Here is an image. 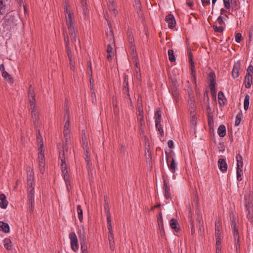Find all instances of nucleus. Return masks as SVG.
Returning a JSON list of instances; mask_svg holds the SVG:
<instances>
[{"instance_id":"f257e3e1","label":"nucleus","mask_w":253,"mask_h":253,"mask_svg":"<svg viewBox=\"0 0 253 253\" xmlns=\"http://www.w3.org/2000/svg\"><path fill=\"white\" fill-rule=\"evenodd\" d=\"M65 16L66 23L68 27V31L64 32V40L68 55L70 60L71 68H74L75 63L72 58L71 50L69 47V39L72 42L77 41V29L75 27V17L72 8L67 4L64 5Z\"/></svg>"},{"instance_id":"f03ea898","label":"nucleus","mask_w":253,"mask_h":253,"mask_svg":"<svg viewBox=\"0 0 253 253\" xmlns=\"http://www.w3.org/2000/svg\"><path fill=\"white\" fill-rule=\"evenodd\" d=\"M28 97L30 104L32 118L35 126L38 124V119L39 118V112L36 104L35 94L34 91V88L30 85L28 91Z\"/></svg>"},{"instance_id":"7ed1b4c3","label":"nucleus","mask_w":253,"mask_h":253,"mask_svg":"<svg viewBox=\"0 0 253 253\" xmlns=\"http://www.w3.org/2000/svg\"><path fill=\"white\" fill-rule=\"evenodd\" d=\"M16 17L12 13L7 14L4 18L2 25L7 30L14 29L17 25Z\"/></svg>"},{"instance_id":"20e7f679","label":"nucleus","mask_w":253,"mask_h":253,"mask_svg":"<svg viewBox=\"0 0 253 253\" xmlns=\"http://www.w3.org/2000/svg\"><path fill=\"white\" fill-rule=\"evenodd\" d=\"M59 158L61 161L60 165L62 174L64 177V179L65 181L67 188V189H68L69 185H70V184L69 179V175L68 174L67 167L65 163V160L64 157V154H61V152H59Z\"/></svg>"},{"instance_id":"39448f33","label":"nucleus","mask_w":253,"mask_h":253,"mask_svg":"<svg viewBox=\"0 0 253 253\" xmlns=\"http://www.w3.org/2000/svg\"><path fill=\"white\" fill-rule=\"evenodd\" d=\"M64 120L65 123L64 126L63 133L65 139L67 140L70 138V134L71 132L70 126V118L69 110H67L64 115Z\"/></svg>"},{"instance_id":"423d86ee","label":"nucleus","mask_w":253,"mask_h":253,"mask_svg":"<svg viewBox=\"0 0 253 253\" xmlns=\"http://www.w3.org/2000/svg\"><path fill=\"white\" fill-rule=\"evenodd\" d=\"M245 206L249 211V218L252 217L253 211V195L250 191H248L245 196Z\"/></svg>"},{"instance_id":"0eeeda50","label":"nucleus","mask_w":253,"mask_h":253,"mask_svg":"<svg viewBox=\"0 0 253 253\" xmlns=\"http://www.w3.org/2000/svg\"><path fill=\"white\" fill-rule=\"evenodd\" d=\"M34 187L33 184L32 186H28V198L29 204H30L29 210L30 212H33L34 209Z\"/></svg>"},{"instance_id":"6e6552de","label":"nucleus","mask_w":253,"mask_h":253,"mask_svg":"<svg viewBox=\"0 0 253 253\" xmlns=\"http://www.w3.org/2000/svg\"><path fill=\"white\" fill-rule=\"evenodd\" d=\"M230 218L231 220V226L232 228V230L233 232L234 237L235 241L237 242L236 243V247L237 248L238 246H239V236L238 233V230L236 226L235 221L234 219V216L233 214L230 213Z\"/></svg>"},{"instance_id":"1a4fd4ad","label":"nucleus","mask_w":253,"mask_h":253,"mask_svg":"<svg viewBox=\"0 0 253 253\" xmlns=\"http://www.w3.org/2000/svg\"><path fill=\"white\" fill-rule=\"evenodd\" d=\"M106 216L107 220V227L109 231L108 232V239L110 244H112V242L114 243V235L113 234V229L111 225V214L109 211H106Z\"/></svg>"},{"instance_id":"9d476101","label":"nucleus","mask_w":253,"mask_h":253,"mask_svg":"<svg viewBox=\"0 0 253 253\" xmlns=\"http://www.w3.org/2000/svg\"><path fill=\"white\" fill-rule=\"evenodd\" d=\"M70 240L71 248L74 252H77L79 250L78 240L76 234L71 232L69 235Z\"/></svg>"},{"instance_id":"9b49d317","label":"nucleus","mask_w":253,"mask_h":253,"mask_svg":"<svg viewBox=\"0 0 253 253\" xmlns=\"http://www.w3.org/2000/svg\"><path fill=\"white\" fill-rule=\"evenodd\" d=\"M38 162L40 171L41 173H43L45 170L44 156L42 149L39 153Z\"/></svg>"},{"instance_id":"f8f14e48","label":"nucleus","mask_w":253,"mask_h":253,"mask_svg":"<svg viewBox=\"0 0 253 253\" xmlns=\"http://www.w3.org/2000/svg\"><path fill=\"white\" fill-rule=\"evenodd\" d=\"M85 131L84 130H82V139H83V148L84 151V154L85 155V161L87 164V167H90V166L91 164L89 163V155H88V152L86 149V144H85Z\"/></svg>"},{"instance_id":"ddd939ff","label":"nucleus","mask_w":253,"mask_h":253,"mask_svg":"<svg viewBox=\"0 0 253 253\" xmlns=\"http://www.w3.org/2000/svg\"><path fill=\"white\" fill-rule=\"evenodd\" d=\"M166 21L169 28H173L176 24L174 17L172 14H169L166 17Z\"/></svg>"},{"instance_id":"4468645a","label":"nucleus","mask_w":253,"mask_h":253,"mask_svg":"<svg viewBox=\"0 0 253 253\" xmlns=\"http://www.w3.org/2000/svg\"><path fill=\"white\" fill-rule=\"evenodd\" d=\"M188 104L189 107L193 108V107L195 105V99L194 96L193 94V91L191 88H189L188 90Z\"/></svg>"},{"instance_id":"2eb2a0df","label":"nucleus","mask_w":253,"mask_h":253,"mask_svg":"<svg viewBox=\"0 0 253 253\" xmlns=\"http://www.w3.org/2000/svg\"><path fill=\"white\" fill-rule=\"evenodd\" d=\"M78 234L80 238V242L86 241L85 232L84 226L81 225L79 227Z\"/></svg>"},{"instance_id":"dca6fc26","label":"nucleus","mask_w":253,"mask_h":253,"mask_svg":"<svg viewBox=\"0 0 253 253\" xmlns=\"http://www.w3.org/2000/svg\"><path fill=\"white\" fill-rule=\"evenodd\" d=\"M9 5V3L8 0H0V14L5 13Z\"/></svg>"},{"instance_id":"f3484780","label":"nucleus","mask_w":253,"mask_h":253,"mask_svg":"<svg viewBox=\"0 0 253 253\" xmlns=\"http://www.w3.org/2000/svg\"><path fill=\"white\" fill-rule=\"evenodd\" d=\"M253 83V75L246 74L244 80L245 87L247 88H250Z\"/></svg>"},{"instance_id":"a211bd4d","label":"nucleus","mask_w":253,"mask_h":253,"mask_svg":"<svg viewBox=\"0 0 253 253\" xmlns=\"http://www.w3.org/2000/svg\"><path fill=\"white\" fill-rule=\"evenodd\" d=\"M240 69V64L239 62L235 63L232 69V77L236 79L239 77V70Z\"/></svg>"},{"instance_id":"6ab92c4d","label":"nucleus","mask_w":253,"mask_h":253,"mask_svg":"<svg viewBox=\"0 0 253 253\" xmlns=\"http://www.w3.org/2000/svg\"><path fill=\"white\" fill-rule=\"evenodd\" d=\"M221 227L220 222L218 221H216L215 223V238H221Z\"/></svg>"},{"instance_id":"aec40b11","label":"nucleus","mask_w":253,"mask_h":253,"mask_svg":"<svg viewBox=\"0 0 253 253\" xmlns=\"http://www.w3.org/2000/svg\"><path fill=\"white\" fill-rule=\"evenodd\" d=\"M218 167L222 172H225L227 169V165L225 161L223 159H219L218 161Z\"/></svg>"},{"instance_id":"412c9836","label":"nucleus","mask_w":253,"mask_h":253,"mask_svg":"<svg viewBox=\"0 0 253 253\" xmlns=\"http://www.w3.org/2000/svg\"><path fill=\"white\" fill-rule=\"evenodd\" d=\"M108 7L110 12L114 16L116 15L117 11L116 9V5L114 0H109Z\"/></svg>"},{"instance_id":"4be33fe9","label":"nucleus","mask_w":253,"mask_h":253,"mask_svg":"<svg viewBox=\"0 0 253 253\" xmlns=\"http://www.w3.org/2000/svg\"><path fill=\"white\" fill-rule=\"evenodd\" d=\"M189 60L190 62V70L192 75V81L196 84V75H195V70L194 69V63L192 60V58L190 55Z\"/></svg>"},{"instance_id":"5701e85b","label":"nucleus","mask_w":253,"mask_h":253,"mask_svg":"<svg viewBox=\"0 0 253 253\" xmlns=\"http://www.w3.org/2000/svg\"><path fill=\"white\" fill-rule=\"evenodd\" d=\"M8 202L5 195L4 194H0V207L5 209L7 208Z\"/></svg>"},{"instance_id":"b1692460","label":"nucleus","mask_w":253,"mask_h":253,"mask_svg":"<svg viewBox=\"0 0 253 253\" xmlns=\"http://www.w3.org/2000/svg\"><path fill=\"white\" fill-rule=\"evenodd\" d=\"M169 225L170 227L174 229L176 232L179 231V225L177 220L172 218L169 221Z\"/></svg>"},{"instance_id":"393cba45","label":"nucleus","mask_w":253,"mask_h":253,"mask_svg":"<svg viewBox=\"0 0 253 253\" xmlns=\"http://www.w3.org/2000/svg\"><path fill=\"white\" fill-rule=\"evenodd\" d=\"M34 180V172L33 170H30L27 172V185L32 186Z\"/></svg>"},{"instance_id":"a878e982","label":"nucleus","mask_w":253,"mask_h":253,"mask_svg":"<svg viewBox=\"0 0 253 253\" xmlns=\"http://www.w3.org/2000/svg\"><path fill=\"white\" fill-rule=\"evenodd\" d=\"M138 115L137 116V120L140 124V126H142L144 125L143 119V112L142 109L140 107L138 108Z\"/></svg>"},{"instance_id":"bb28decb","label":"nucleus","mask_w":253,"mask_h":253,"mask_svg":"<svg viewBox=\"0 0 253 253\" xmlns=\"http://www.w3.org/2000/svg\"><path fill=\"white\" fill-rule=\"evenodd\" d=\"M9 230V226L7 223L3 221H0V231L4 233H8Z\"/></svg>"},{"instance_id":"cd10ccee","label":"nucleus","mask_w":253,"mask_h":253,"mask_svg":"<svg viewBox=\"0 0 253 253\" xmlns=\"http://www.w3.org/2000/svg\"><path fill=\"white\" fill-rule=\"evenodd\" d=\"M107 59L108 60H111L112 59V57L113 56L114 53V48L110 44H109L107 46Z\"/></svg>"},{"instance_id":"c85d7f7f","label":"nucleus","mask_w":253,"mask_h":253,"mask_svg":"<svg viewBox=\"0 0 253 253\" xmlns=\"http://www.w3.org/2000/svg\"><path fill=\"white\" fill-rule=\"evenodd\" d=\"M236 161H237V169H242L243 166V158L240 154L236 155Z\"/></svg>"},{"instance_id":"c756f323","label":"nucleus","mask_w":253,"mask_h":253,"mask_svg":"<svg viewBox=\"0 0 253 253\" xmlns=\"http://www.w3.org/2000/svg\"><path fill=\"white\" fill-rule=\"evenodd\" d=\"M218 99L220 106H223L225 104L226 99L223 93L221 91H219L218 93Z\"/></svg>"},{"instance_id":"7c9ffc66","label":"nucleus","mask_w":253,"mask_h":253,"mask_svg":"<svg viewBox=\"0 0 253 253\" xmlns=\"http://www.w3.org/2000/svg\"><path fill=\"white\" fill-rule=\"evenodd\" d=\"M217 133L219 136L222 137L226 135V128L224 125L219 126L217 129Z\"/></svg>"},{"instance_id":"2f4dec72","label":"nucleus","mask_w":253,"mask_h":253,"mask_svg":"<svg viewBox=\"0 0 253 253\" xmlns=\"http://www.w3.org/2000/svg\"><path fill=\"white\" fill-rule=\"evenodd\" d=\"M155 125L156 127H158V125L160 124V119L161 118V114L160 111L157 110L155 114Z\"/></svg>"},{"instance_id":"473e14b6","label":"nucleus","mask_w":253,"mask_h":253,"mask_svg":"<svg viewBox=\"0 0 253 253\" xmlns=\"http://www.w3.org/2000/svg\"><path fill=\"white\" fill-rule=\"evenodd\" d=\"M250 96L248 94H246L245 96L244 101V108L245 110H247L249 108L250 104Z\"/></svg>"},{"instance_id":"72a5a7b5","label":"nucleus","mask_w":253,"mask_h":253,"mask_svg":"<svg viewBox=\"0 0 253 253\" xmlns=\"http://www.w3.org/2000/svg\"><path fill=\"white\" fill-rule=\"evenodd\" d=\"M3 245L6 249L8 250H10L11 248V241L10 239L9 238H5L3 240Z\"/></svg>"},{"instance_id":"f704fd0d","label":"nucleus","mask_w":253,"mask_h":253,"mask_svg":"<svg viewBox=\"0 0 253 253\" xmlns=\"http://www.w3.org/2000/svg\"><path fill=\"white\" fill-rule=\"evenodd\" d=\"M2 76L3 78L6 80L8 82L10 83H12L13 82V79L7 72L3 71L2 73Z\"/></svg>"},{"instance_id":"c9c22d12","label":"nucleus","mask_w":253,"mask_h":253,"mask_svg":"<svg viewBox=\"0 0 253 253\" xmlns=\"http://www.w3.org/2000/svg\"><path fill=\"white\" fill-rule=\"evenodd\" d=\"M37 142L39 146V149L40 151H41V149L42 150L43 143H42V137L41 135V134H40L39 132H38V134H37Z\"/></svg>"},{"instance_id":"e433bc0d","label":"nucleus","mask_w":253,"mask_h":253,"mask_svg":"<svg viewBox=\"0 0 253 253\" xmlns=\"http://www.w3.org/2000/svg\"><path fill=\"white\" fill-rule=\"evenodd\" d=\"M176 167H177V164L175 163L174 159L173 158L171 163L169 165V168L170 169V170L173 173H174V172L175 170V169H176Z\"/></svg>"},{"instance_id":"4c0bfd02","label":"nucleus","mask_w":253,"mask_h":253,"mask_svg":"<svg viewBox=\"0 0 253 253\" xmlns=\"http://www.w3.org/2000/svg\"><path fill=\"white\" fill-rule=\"evenodd\" d=\"M242 118V113L241 111H240L237 114L236 117V120H235V125L236 126H238L240 125Z\"/></svg>"},{"instance_id":"58836bf2","label":"nucleus","mask_w":253,"mask_h":253,"mask_svg":"<svg viewBox=\"0 0 253 253\" xmlns=\"http://www.w3.org/2000/svg\"><path fill=\"white\" fill-rule=\"evenodd\" d=\"M81 244L82 253H88L86 241L81 242Z\"/></svg>"},{"instance_id":"ea45409f","label":"nucleus","mask_w":253,"mask_h":253,"mask_svg":"<svg viewBox=\"0 0 253 253\" xmlns=\"http://www.w3.org/2000/svg\"><path fill=\"white\" fill-rule=\"evenodd\" d=\"M77 210L79 219L80 221H82L83 220V211L80 205H78Z\"/></svg>"},{"instance_id":"a19ab883","label":"nucleus","mask_w":253,"mask_h":253,"mask_svg":"<svg viewBox=\"0 0 253 253\" xmlns=\"http://www.w3.org/2000/svg\"><path fill=\"white\" fill-rule=\"evenodd\" d=\"M237 179L238 181H240L242 180L243 169H237Z\"/></svg>"},{"instance_id":"79ce46f5","label":"nucleus","mask_w":253,"mask_h":253,"mask_svg":"<svg viewBox=\"0 0 253 253\" xmlns=\"http://www.w3.org/2000/svg\"><path fill=\"white\" fill-rule=\"evenodd\" d=\"M169 58L170 61L173 62L175 60V56L174 55L173 51L172 49H169L168 50Z\"/></svg>"},{"instance_id":"37998d69","label":"nucleus","mask_w":253,"mask_h":253,"mask_svg":"<svg viewBox=\"0 0 253 253\" xmlns=\"http://www.w3.org/2000/svg\"><path fill=\"white\" fill-rule=\"evenodd\" d=\"M215 81H210L209 87L211 91H214L215 88Z\"/></svg>"},{"instance_id":"c03bdc74","label":"nucleus","mask_w":253,"mask_h":253,"mask_svg":"<svg viewBox=\"0 0 253 253\" xmlns=\"http://www.w3.org/2000/svg\"><path fill=\"white\" fill-rule=\"evenodd\" d=\"M215 239H216V249L218 250L219 249H221V238H215Z\"/></svg>"},{"instance_id":"a18cd8bd","label":"nucleus","mask_w":253,"mask_h":253,"mask_svg":"<svg viewBox=\"0 0 253 253\" xmlns=\"http://www.w3.org/2000/svg\"><path fill=\"white\" fill-rule=\"evenodd\" d=\"M81 0L82 1V6L83 7L84 12L85 15H86L88 13V11L87 10V9L84 8V6L86 4V1H85V0Z\"/></svg>"},{"instance_id":"49530a36","label":"nucleus","mask_w":253,"mask_h":253,"mask_svg":"<svg viewBox=\"0 0 253 253\" xmlns=\"http://www.w3.org/2000/svg\"><path fill=\"white\" fill-rule=\"evenodd\" d=\"M214 30L216 32H221L223 31V28L221 26H217V25L213 26Z\"/></svg>"},{"instance_id":"de8ad7c7","label":"nucleus","mask_w":253,"mask_h":253,"mask_svg":"<svg viewBox=\"0 0 253 253\" xmlns=\"http://www.w3.org/2000/svg\"><path fill=\"white\" fill-rule=\"evenodd\" d=\"M135 76H136V77L137 78V79L138 80H140L141 78V74L140 73V68L135 69Z\"/></svg>"},{"instance_id":"09e8293b","label":"nucleus","mask_w":253,"mask_h":253,"mask_svg":"<svg viewBox=\"0 0 253 253\" xmlns=\"http://www.w3.org/2000/svg\"><path fill=\"white\" fill-rule=\"evenodd\" d=\"M215 74L212 72H210L209 75V81H215Z\"/></svg>"},{"instance_id":"8fccbe9b","label":"nucleus","mask_w":253,"mask_h":253,"mask_svg":"<svg viewBox=\"0 0 253 253\" xmlns=\"http://www.w3.org/2000/svg\"><path fill=\"white\" fill-rule=\"evenodd\" d=\"M242 38V35L240 33H237L236 34L235 36V41L237 43H239L241 42Z\"/></svg>"},{"instance_id":"3c124183","label":"nucleus","mask_w":253,"mask_h":253,"mask_svg":"<svg viewBox=\"0 0 253 253\" xmlns=\"http://www.w3.org/2000/svg\"><path fill=\"white\" fill-rule=\"evenodd\" d=\"M246 74H249L253 75V66L251 65H249L247 70V73Z\"/></svg>"},{"instance_id":"603ef678","label":"nucleus","mask_w":253,"mask_h":253,"mask_svg":"<svg viewBox=\"0 0 253 253\" xmlns=\"http://www.w3.org/2000/svg\"><path fill=\"white\" fill-rule=\"evenodd\" d=\"M223 23V17L221 16H219L216 21V24H218L220 26Z\"/></svg>"},{"instance_id":"864d4df0","label":"nucleus","mask_w":253,"mask_h":253,"mask_svg":"<svg viewBox=\"0 0 253 253\" xmlns=\"http://www.w3.org/2000/svg\"><path fill=\"white\" fill-rule=\"evenodd\" d=\"M223 3L225 8L227 9H229L230 8V0H223Z\"/></svg>"},{"instance_id":"5fc2aeb1","label":"nucleus","mask_w":253,"mask_h":253,"mask_svg":"<svg viewBox=\"0 0 253 253\" xmlns=\"http://www.w3.org/2000/svg\"><path fill=\"white\" fill-rule=\"evenodd\" d=\"M190 116L191 118V121L192 122L193 124H194V123L196 121V113H192L190 114Z\"/></svg>"},{"instance_id":"6e6d98bb","label":"nucleus","mask_w":253,"mask_h":253,"mask_svg":"<svg viewBox=\"0 0 253 253\" xmlns=\"http://www.w3.org/2000/svg\"><path fill=\"white\" fill-rule=\"evenodd\" d=\"M165 186H167L166 183L165 182ZM165 196L167 199H168L169 197V189L167 187H166L165 189Z\"/></svg>"},{"instance_id":"4d7b16f0","label":"nucleus","mask_w":253,"mask_h":253,"mask_svg":"<svg viewBox=\"0 0 253 253\" xmlns=\"http://www.w3.org/2000/svg\"><path fill=\"white\" fill-rule=\"evenodd\" d=\"M158 130L160 132L161 136L164 135V131L163 128L161 127L160 124L158 125V127H156Z\"/></svg>"},{"instance_id":"13d9d810","label":"nucleus","mask_w":253,"mask_h":253,"mask_svg":"<svg viewBox=\"0 0 253 253\" xmlns=\"http://www.w3.org/2000/svg\"><path fill=\"white\" fill-rule=\"evenodd\" d=\"M135 3L137 9H139L140 8L141 3L140 0H135Z\"/></svg>"},{"instance_id":"bf43d9fd","label":"nucleus","mask_w":253,"mask_h":253,"mask_svg":"<svg viewBox=\"0 0 253 253\" xmlns=\"http://www.w3.org/2000/svg\"><path fill=\"white\" fill-rule=\"evenodd\" d=\"M203 5H208L210 3V0H201Z\"/></svg>"},{"instance_id":"052dcab7","label":"nucleus","mask_w":253,"mask_h":253,"mask_svg":"<svg viewBox=\"0 0 253 253\" xmlns=\"http://www.w3.org/2000/svg\"><path fill=\"white\" fill-rule=\"evenodd\" d=\"M158 222L159 225L160 226H163V219H162V217L161 216L158 218Z\"/></svg>"},{"instance_id":"680f3d73","label":"nucleus","mask_w":253,"mask_h":253,"mask_svg":"<svg viewBox=\"0 0 253 253\" xmlns=\"http://www.w3.org/2000/svg\"><path fill=\"white\" fill-rule=\"evenodd\" d=\"M168 146L169 148H172L173 146V142L171 140H169L168 142Z\"/></svg>"},{"instance_id":"e2e57ef3","label":"nucleus","mask_w":253,"mask_h":253,"mask_svg":"<svg viewBox=\"0 0 253 253\" xmlns=\"http://www.w3.org/2000/svg\"><path fill=\"white\" fill-rule=\"evenodd\" d=\"M195 105H194L193 108H190V114L192 113H196V110H195Z\"/></svg>"},{"instance_id":"0e129e2a","label":"nucleus","mask_w":253,"mask_h":253,"mask_svg":"<svg viewBox=\"0 0 253 253\" xmlns=\"http://www.w3.org/2000/svg\"><path fill=\"white\" fill-rule=\"evenodd\" d=\"M4 70H5V68H4V65L3 64H1L0 65V70L2 72V73L3 72V71H5Z\"/></svg>"},{"instance_id":"69168bd1","label":"nucleus","mask_w":253,"mask_h":253,"mask_svg":"<svg viewBox=\"0 0 253 253\" xmlns=\"http://www.w3.org/2000/svg\"><path fill=\"white\" fill-rule=\"evenodd\" d=\"M87 65H88V68L90 69V74L91 75L92 74V70H91V63L90 61L88 62Z\"/></svg>"},{"instance_id":"338daca9","label":"nucleus","mask_w":253,"mask_h":253,"mask_svg":"<svg viewBox=\"0 0 253 253\" xmlns=\"http://www.w3.org/2000/svg\"><path fill=\"white\" fill-rule=\"evenodd\" d=\"M187 4L189 7H192L193 5V2L191 1H187Z\"/></svg>"},{"instance_id":"774afa93","label":"nucleus","mask_w":253,"mask_h":253,"mask_svg":"<svg viewBox=\"0 0 253 253\" xmlns=\"http://www.w3.org/2000/svg\"><path fill=\"white\" fill-rule=\"evenodd\" d=\"M253 34V30H251L249 32V37H250V40L252 38V35Z\"/></svg>"}]
</instances>
